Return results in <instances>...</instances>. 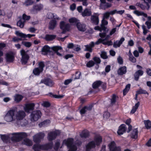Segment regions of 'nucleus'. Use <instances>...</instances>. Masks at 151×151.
<instances>
[{"label":"nucleus","mask_w":151,"mask_h":151,"mask_svg":"<svg viewBox=\"0 0 151 151\" xmlns=\"http://www.w3.org/2000/svg\"><path fill=\"white\" fill-rule=\"evenodd\" d=\"M27 136V134L25 132L14 133L7 135H1V138L4 142H9L10 139L13 141L19 142Z\"/></svg>","instance_id":"nucleus-1"},{"label":"nucleus","mask_w":151,"mask_h":151,"mask_svg":"<svg viewBox=\"0 0 151 151\" xmlns=\"http://www.w3.org/2000/svg\"><path fill=\"white\" fill-rule=\"evenodd\" d=\"M102 138L100 135H96L94 139V141L89 142L86 145V151H91L94 148L96 145H99L101 142Z\"/></svg>","instance_id":"nucleus-2"},{"label":"nucleus","mask_w":151,"mask_h":151,"mask_svg":"<svg viewBox=\"0 0 151 151\" xmlns=\"http://www.w3.org/2000/svg\"><path fill=\"white\" fill-rule=\"evenodd\" d=\"M107 32L105 31L104 32H101L99 33V36L101 37L99 39L95 42L96 45H99L102 43L104 45H107L108 46L111 45H112V42L111 40L105 41L110 38L109 35H107Z\"/></svg>","instance_id":"nucleus-3"},{"label":"nucleus","mask_w":151,"mask_h":151,"mask_svg":"<svg viewBox=\"0 0 151 151\" xmlns=\"http://www.w3.org/2000/svg\"><path fill=\"white\" fill-rule=\"evenodd\" d=\"M16 109H12L9 110L4 117V120L8 122H12L15 120L14 116Z\"/></svg>","instance_id":"nucleus-4"},{"label":"nucleus","mask_w":151,"mask_h":151,"mask_svg":"<svg viewBox=\"0 0 151 151\" xmlns=\"http://www.w3.org/2000/svg\"><path fill=\"white\" fill-rule=\"evenodd\" d=\"M73 139L72 138H69L67 140H64L63 142V145H65L69 148L68 151H76L77 150V147L73 144Z\"/></svg>","instance_id":"nucleus-5"},{"label":"nucleus","mask_w":151,"mask_h":151,"mask_svg":"<svg viewBox=\"0 0 151 151\" xmlns=\"http://www.w3.org/2000/svg\"><path fill=\"white\" fill-rule=\"evenodd\" d=\"M41 113L39 110L33 111L30 114V120L32 122L37 121L41 116Z\"/></svg>","instance_id":"nucleus-6"},{"label":"nucleus","mask_w":151,"mask_h":151,"mask_svg":"<svg viewBox=\"0 0 151 151\" xmlns=\"http://www.w3.org/2000/svg\"><path fill=\"white\" fill-rule=\"evenodd\" d=\"M39 68H36L33 70V73L34 75L38 76L43 70V68L45 67L43 62H40L38 63Z\"/></svg>","instance_id":"nucleus-7"},{"label":"nucleus","mask_w":151,"mask_h":151,"mask_svg":"<svg viewBox=\"0 0 151 151\" xmlns=\"http://www.w3.org/2000/svg\"><path fill=\"white\" fill-rule=\"evenodd\" d=\"M20 54L22 56L21 62L22 65H25L27 62L29 58V56L23 49L20 51Z\"/></svg>","instance_id":"nucleus-8"},{"label":"nucleus","mask_w":151,"mask_h":151,"mask_svg":"<svg viewBox=\"0 0 151 151\" xmlns=\"http://www.w3.org/2000/svg\"><path fill=\"white\" fill-rule=\"evenodd\" d=\"M81 137L79 138H77L76 141V143L78 145H80L82 144V142L81 141V139L83 138H86L89 136V132H83L80 134Z\"/></svg>","instance_id":"nucleus-9"},{"label":"nucleus","mask_w":151,"mask_h":151,"mask_svg":"<svg viewBox=\"0 0 151 151\" xmlns=\"http://www.w3.org/2000/svg\"><path fill=\"white\" fill-rule=\"evenodd\" d=\"M60 132L59 131L52 132L48 134L47 139L49 141H52L55 139L57 136L59 135Z\"/></svg>","instance_id":"nucleus-10"},{"label":"nucleus","mask_w":151,"mask_h":151,"mask_svg":"<svg viewBox=\"0 0 151 151\" xmlns=\"http://www.w3.org/2000/svg\"><path fill=\"white\" fill-rule=\"evenodd\" d=\"M60 29L63 30L61 33L64 34L66 31L69 30L70 26L69 24L66 23L62 21L60 24Z\"/></svg>","instance_id":"nucleus-11"},{"label":"nucleus","mask_w":151,"mask_h":151,"mask_svg":"<svg viewBox=\"0 0 151 151\" xmlns=\"http://www.w3.org/2000/svg\"><path fill=\"white\" fill-rule=\"evenodd\" d=\"M45 134L44 133L40 132L36 134L33 137V140L35 142H40L41 140L44 138Z\"/></svg>","instance_id":"nucleus-12"},{"label":"nucleus","mask_w":151,"mask_h":151,"mask_svg":"<svg viewBox=\"0 0 151 151\" xmlns=\"http://www.w3.org/2000/svg\"><path fill=\"white\" fill-rule=\"evenodd\" d=\"M109 147L110 151H121V148L117 146L114 142H111L109 145Z\"/></svg>","instance_id":"nucleus-13"},{"label":"nucleus","mask_w":151,"mask_h":151,"mask_svg":"<svg viewBox=\"0 0 151 151\" xmlns=\"http://www.w3.org/2000/svg\"><path fill=\"white\" fill-rule=\"evenodd\" d=\"M99 15L97 13H94L91 17V22L94 24L97 25L99 23Z\"/></svg>","instance_id":"nucleus-14"},{"label":"nucleus","mask_w":151,"mask_h":151,"mask_svg":"<svg viewBox=\"0 0 151 151\" xmlns=\"http://www.w3.org/2000/svg\"><path fill=\"white\" fill-rule=\"evenodd\" d=\"M16 118L17 120H22L25 116V113L24 111L19 110L16 114Z\"/></svg>","instance_id":"nucleus-15"},{"label":"nucleus","mask_w":151,"mask_h":151,"mask_svg":"<svg viewBox=\"0 0 151 151\" xmlns=\"http://www.w3.org/2000/svg\"><path fill=\"white\" fill-rule=\"evenodd\" d=\"M42 83H44L46 86L50 87L54 85L53 81L49 78H47L42 79L41 81L39 83L40 84Z\"/></svg>","instance_id":"nucleus-16"},{"label":"nucleus","mask_w":151,"mask_h":151,"mask_svg":"<svg viewBox=\"0 0 151 151\" xmlns=\"http://www.w3.org/2000/svg\"><path fill=\"white\" fill-rule=\"evenodd\" d=\"M35 104L34 103H29L26 104L24 108V110L27 112H29L30 111L34 109Z\"/></svg>","instance_id":"nucleus-17"},{"label":"nucleus","mask_w":151,"mask_h":151,"mask_svg":"<svg viewBox=\"0 0 151 151\" xmlns=\"http://www.w3.org/2000/svg\"><path fill=\"white\" fill-rule=\"evenodd\" d=\"M127 129V127L124 124H121L119 127L118 130L117 131L118 135H121L123 134L125 132Z\"/></svg>","instance_id":"nucleus-18"},{"label":"nucleus","mask_w":151,"mask_h":151,"mask_svg":"<svg viewBox=\"0 0 151 151\" xmlns=\"http://www.w3.org/2000/svg\"><path fill=\"white\" fill-rule=\"evenodd\" d=\"M6 58L7 62H12L14 59V56L12 52H9L7 53L6 54Z\"/></svg>","instance_id":"nucleus-19"},{"label":"nucleus","mask_w":151,"mask_h":151,"mask_svg":"<svg viewBox=\"0 0 151 151\" xmlns=\"http://www.w3.org/2000/svg\"><path fill=\"white\" fill-rule=\"evenodd\" d=\"M108 24V21L105 20V19L103 18L101 21V27L103 30V32L106 31L107 33H108V30L107 29V28L105 27V25H107Z\"/></svg>","instance_id":"nucleus-20"},{"label":"nucleus","mask_w":151,"mask_h":151,"mask_svg":"<svg viewBox=\"0 0 151 151\" xmlns=\"http://www.w3.org/2000/svg\"><path fill=\"white\" fill-rule=\"evenodd\" d=\"M95 44H96L95 43L92 42L89 44L85 45V48L84 50L91 52L92 51V48L94 47Z\"/></svg>","instance_id":"nucleus-21"},{"label":"nucleus","mask_w":151,"mask_h":151,"mask_svg":"<svg viewBox=\"0 0 151 151\" xmlns=\"http://www.w3.org/2000/svg\"><path fill=\"white\" fill-rule=\"evenodd\" d=\"M91 12L90 9L88 8H86L82 12L81 14L83 17H88L91 15Z\"/></svg>","instance_id":"nucleus-22"},{"label":"nucleus","mask_w":151,"mask_h":151,"mask_svg":"<svg viewBox=\"0 0 151 151\" xmlns=\"http://www.w3.org/2000/svg\"><path fill=\"white\" fill-rule=\"evenodd\" d=\"M76 26L78 30L81 32H84L86 30V25L83 24H81L80 23H78Z\"/></svg>","instance_id":"nucleus-23"},{"label":"nucleus","mask_w":151,"mask_h":151,"mask_svg":"<svg viewBox=\"0 0 151 151\" xmlns=\"http://www.w3.org/2000/svg\"><path fill=\"white\" fill-rule=\"evenodd\" d=\"M127 67L124 66L120 68L117 71V73L119 75H122L127 72Z\"/></svg>","instance_id":"nucleus-24"},{"label":"nucleus","mask_w":151,"mask_h":151,"mask_svg":"<svg viewBox=\"0 0 151 151\" xmlns=\"http://www.w3.org/2000/svg\"><path fill=\"white\" fill-rule=\"evenodd\" d=\"M16 35L21 38H24L28 37L29 38H30L32 37L31 35V34H27L26 35L24 34L22 32H20L18 31H16L15 33Z\"/></svg>","instance_id":"nucleus-25"},{"label":"nucleus","mask_w":151,"mask_h":151,"mask_svg":"<svg viewBox=\"0 0 151 151\" xmlns=\"http://www.w3.org/2000/svg\"><path fill=\"white\" fill-rule=\"evenodd\" d=\"M51 49L54 51H55L57 55L58 56L61 57L62 56V54L58 52V50L62 49V48L60 46H55L52 47Z\"/></svg>","instance_id":"nucleus-26"},{"label":"nucleus","mask_w":151,"mask_h":151,"mask_svg":"<svg viewBox=\"0 0 151 151\" xmlns=\"http://www.w3.org/2000/svg\"><path fill=\"white\" fill-rule=\"evenodd\" d=\"M143 74V71L141 70H139L135 73L134 76L135 80L137 81L139 78V76H142Z\"/></svg>","instance_id":"nucleus-27"},{"label":"nucleus","mask_w":151,"mask_h":151,"mask_svg":"<svg viewBox=\"0 0 151 151\" xmlns=\"http://www.w3.org/2000/svg\"><path fill=\"white\" fill-rule=\"evenodd\" d=\"M124 40V38L122 37L119 40L114 42L113 44L114 47L116 48L119 47Z\"/></svg>","instance_id":"nucleus-28"},{"label":"nucleus","mask_w":151,"mask_h":151,"mask_svg":"<svg viewBox=\"0 0 151 151\" xmlns=\"http://www.w3.org/2000/svg\"><path fill=\"white\" fill-rule=\"evenodd\" d=\"M50 48L47 45H46L44 46L42 49V54L44 55H46L48 52L50 51Z\"/></svg>","instance_id":"nucleus-29"},{"label":"nucleus","mask_w":151,"mask_h":151,"mask_svg":"<svg viewBox=\"0 0 151 151\" xmlns=\"http://www.w3.org/2000/svg\"><path fill=\"white\" fill-rule=\"evenodd\" d=\"M56 24L57 22L56 20H51L49 23V29H53L56 26Z\"/></svg>","instance_id":"nucleus-30"},{"label":"nucleus","mask_w":151,"mask_h":151,"mask_svg":"<svg viewBox=\"0 0 151 151\" xmlns=\"http://www.w3.org/2000/svg\"><path fill=\"white\" fill-rule=\"evenodd\" d=\"M138 131L137 128L134 129L131 134V137L134 139H136L138 137Z\"/></svg>","instance_id":"nucleus-31"},{"label":"nucleus","mask_w":151,"mask_h":151,"mask_svg":"<svg viewBox=\"0 0 151 151\" xmlns=\"http://www.w3.org/2000/svg\"><path fill=\"white\" fill-rule=\"evenodd\" d=\"M42 145L36 144L34 145L33 149L35 151H40L41 150H43Z\"/></svg>","instance_id":"nucleus-32"},{"label":"nucleus","mask_w":151,"mask_h":151,"mask_svg":"<svg viewBox=\"0 0 151 151\" xmlns=\"http://www.w3.org/2000/svg\"><path fill=\"white\" fill-rule=\"evenodd\" d=\"M22 144L28 146H31L32 145V141L29 139L26 138L24 139Z\"/></svg>","instance_id":"nucleus-33"},{"label":"nucleus","mask_w":151,"mask_h":151,"mask_svg":"<svg viewBox=\"0 0 151 151\" xmlns=\"http://www.w3.org/2000/svg\"><path fill=\"white\" fill-rule=\"evenodd\" d=\"M133 13L137 16H143L145 17H147V15L146 14L142 12L139 11L137 10H135L134 11Z\"/></svg>","instance_id":"nucleus-34"},{"label":"nucleus","mask_w":151,"mask_h":151,"mask_svg":"<svg viewBox=\"0 0 151 151\" xmlns=\"http://www.w3.org/2000/svg\"><path fill=\"white\" fill-rule=\"evenodd\" d=\"M53 146L52 142L50 143L45 145H42L43 150H47L51 148Z\"/></svg>","instance_id":"nucleus-35"},{"label":"nucleus","mask_w":151,"mask_h":151,"mask_svg":"<svg viewBox=\"0 0 151 151\" xmlns=\"http://www.w3.org/2000/svg\"><path fill=\"white\" fill-rule=\"evenodd\" d=\"M56 37L55 35H47L45 36V39L47 41H51L55 39Z\"/></svg>","instance_id":"nucleus-36"},{"label":"nucleus","mask_w":151,"mask_h":151,"mask_svg":"<svg viewBox=\"0 0 151 151\" xmlns=\"http://www.w3.org/2000/svg\"><path fill=\"white\" fill-rule=\"evenodd\" d=\"M102 83L101 81H97L93 83L92 84V87L93 88L96 89L98 88Z\"/></svg>","instance_id":"nucleus-37"},{"label":"nucleus","mask_w":151,"mask_h":151,"mask_svg":"<svg viewBox=\"0 0 151 151\" xmlns=\"http://www.w3.org/2000/svg\"><path fill=\"white\" fill-rule=\"evenodd\" d=\"M111 6V5L110 4L106 2L101 4H100V7L101 8L104 10Z\"/></svg>","instance_id":"nucleus-38"},{"label":"nucleus","mask_w":151,"mask_h":151,"mask_svg":"<svg viewBox=\"0 0 151 151\" xmlns=\"http://www.w3.org/2000/svg\"><path fill=\"white\" fill-rule=\"evenodd\" d=\"M25 23L24 21H23L22 18H20V20L17 23V26L20 28H23L24 27Z\"/></svg>","instance_id":"nucleus-39"},{"label":"nucleus","mask_w":151,"mask_h":151,"mask_svg":"<svg viewBox=\"0 0 151 151\" xmlns=\"http://www.w3.org/2000/svg\"><path fill=\"white\" fill-rule=\"evenodd\" d=\"M144 122L147 129H149L151 128V122L150 120H145Z\"/></svg>","instance_id":"nucleus-40"},{"label":"nucleus","mask_w":151,"mask_h":151,"mask_svg":"<svg viewBox=\"0 0 151 151\" xmlns=\"http://www.w3.org/2000/svg\"><path fill=\"white\" fill-rule=\"evenodd\" d=\"M14 101L17 102H18L22 99L23 97L21 95L16 94L14 96Z\"/></svg>","instance_id":"nucleus-41"},{"label":"nucleus","mask_w":151,"mask_h":151,"mask_svg":"<svg viewBox=\"0 0 151 151\" xmlns=\"http://www.w3.org/2000/svg\"><path fill=\"white\" fill-rule=\"evenodd\" d=\"M139 105V102H138L133 107L130 113L132 114L134 113L136 111Z\"/></svg>","instance_id":"nucleus-42"},{"label":"nucleus","mask_w":151,"mask_h":151,"mask_svg":"<svg viewBox=\"0 0 151 151\" xmlns=\"http://www.w3.org/2000/svg\"><path fill=\"white\" fill-rule=\"evenodd\" d=\"M34 1L32 0H26L23 5L27 6L32 5Z\"/></svg>","instance_id":"nucleus-43"},{"label":"nucleus","mask_w":151,"mask_h":151,"mask_svg":"<svg viewBox=\"0 0 151 151\" xmlns=\"http://www.w3.org/2000/svg\"><path fill=\"white\" fill-rule=\"evenodd\" d=\"M130 84H127L125 87V88L123 90V93L124 95H125L126 93L128 92L130 89Z\"/></svg>","instance_id":"nucleus-44"},{"label":"nucleus","mask_w":151,"mask_h":151,"mask_svg":"<svg viewBox=\"0 0 151 151\" xmlns=\"http://www.w3.org/2000/svg\"><path fill=\"white\" fill-rule=\"evenodd\" d=\"M50 123V121L49 120H45L44 121L39 123L38 124L40 127H41L47 125Z\"/></svg>","instance_id":"nucleus-45"},{"label":"nucleus","mask_w":151,"mask_h":151,"mask_svg":"<svg viewBox=\"0 0 151 151\" xmlns=\"http://www.w3.org/2000/svg\"><path fill=\"white\" fill-rule=\"evenodd\" d=\"M69 22L70 23H71L73 24H76L78 23H79L78 22V21L76 18H72L69 19Z\"/></svg>","instance_id":"nucleus-46"},{"label":"nucleus","mask_w":151,"mask_h":151,"mask_svg":"<svg viewBox=\"0 0 151 151\" xmlns=\"http://www.w3.org/2000/svg\"><path fill=\"white\" fill-rule=\"evenodd\" d=\"M117 97L115 94H113L112 98L111 99V104L113 105L115 104L116 101Z\"/></svg>","instance_id":"nucleus-47"},{"label":"nucleus","mask_w":151,"mask_h":151,"mask_svg":"<svg viewBox=\"0 0 151 151\" xmlns=\"http://www.w3.org/2000/svg\"><path fill=\"white\" fill-rule=\"evenodd\" d=\"M30 19V16H27L25 14H23L22 15V19L25 22L26 21H28Z\"/></svg>","instance_id":"nucleus-48"},{"label":"nucleus","mask_w":151,"mask_h":151,"mask_svg":"<svg viewBox=\"0 0 151 151\" xmlns=\"http://www.w3.org/2000/svg\"><path fill=\"white\" fill-rule=\"evenodd\" d=\"M94 62L92 60H90L86 64V66L87 67L90 68L93 66L95 65Z\"/></svg>","instance_id":"nucleus-49"},{"label":"nucleus","mask_w":151,"mask_h":151,"mask_svg":"<svg viewBox=\"0 0 151 151\" xmlns=\"http://www.w3.org/2000/svg\"><path fill=\"white\" fill-rule=\"evenodd\" d=\"M22 44L27 47H29L32 45V43L30 42L22 41Z\"/></svg>","instance_id":"nucleus-50"},{"label":"nucleus","mask_w":151,"mask_h":151,"mask_svg":"<svg viewBox=\"0 0 151 151\" xmlns=\"http://www.w3.org/2000/svg\"><path fill=\"white\" fill-rule=\"evenodd\" d=\"M136 93H137L139 94H147L148 95V93L146 91L141 88H140L137 91H136Z\"/></svg>","instance_id":"nucleus-51"},{"label":"nucleus","mask_w":151,"mask_h":151,"mask_svg":"<svg viewBox=\"0 0 151 151\" xmlns=\"http://www.w3.org/2000/svg\"><path fill=\"white\" fill-rule=\"evenodd\" d=\"M93 60L95 62V64H100L101 63V60L100 58L97 57H94L93 58Z\"/></svg>","instance_id":"nucleus-52"},{"label":"nucleus","mask_w":151,"mask_h":151,"mask_svg":"<svg viewBox=\"0 0 151 151\" xmlns=\"http://www.w3.org/2000/svg\"><path fill=\"white\" fill-rule=\"evenodd\" d=\"M42 6L40 5H37L33 7L34 9L36 11H40L42 9Z\"/></svg>","instance_id":"nucleus-53"},{"label":"nucleus","mask_w":151,"mask_h":151,"mask_svg":"<svg viewBox=\"0 0 151 151\" xmlns=\"http://www.w3.org/2000/svg\"><path fill=\"white\" fill-rule=\"evenodd\" d=\"M142 28L143 30V34L145 35L149 31L146 29V26L144 25H142Z\"/></svg>","instance_id":"nucleus-54"},{"label":"nucleus","mask_w":151,"mask_h":151,"mask_svg":"<svg viewBox=\"0 0 151 151\" xmlns=\"http://www.w3.org/2000/svg\"><path fill=\"white\" fill-rule=\"evenodd\" d=\"M110 14L109 12H105L103 14V18L104 19H108L109 17Z\"/></svg>","instance_id":"nucleus-55"},{"label":"nucleus","mask_w":151,"mask_h":151,"mask_svg":"<svg viewBox=\"0 0 151 151\" xmlns=\"http://www.w3.org/2000/svg\"><path fill=\"white\" fill-rule=\"evenodd\" d=\"M101 58L104 59H106L108 58L106 53L105 52H102L101 55Z\"/></svg>","instance_id":"nucleus-56"},{"label":"nucleus","mask_w":151,"mask_h":151,"mask_svg":"<svg viewBox=\"0 0 151 151\" xmlns=\"http://www.w3.org/2000/svg\"><path fill=\"white\" fill-rule=\"evenodd\" d=\"M129 60L131 62L133 63H135L136 61V59L132 55L131 56H129Z\"/></svg>","instance_id":"nucleus-57"},{"label":"nucleus","mask_w":151,"mask_h":151,"mask_svg":"<svg viewBox=\"0 0 151 151\" xmlns=\"http://www.w3.org/2000/svg\"><path fill=\"white\" fill-rule=\"evenodd\" d=\"M145 24L147 25L148 29H150L151 28V21H146Z\"/></svg>","instance_id":"nucleus-58"},{"label":"nucleus","mask_w":151,"mask_h":151,"mask_svg":"<svg viewBox=\"0 0 151 151\" xmlns=\"http://www.w3.org/2000/svg\"><path fill=\"white\" fill-rule=\"evenodd\" d=\"M42 106L45 107H48L50 106V103L47 101H44L42 104Z\"/></svg>","instance_id":"nucleus-59"},{"label":"nucleus","mask_w":151,"mask_h":151,"mask_svg":"<svg viewBox=\"0 0 151 151\" xmlns=\"http://www.w3.org/2000/svg\"><path fill=\"white\" fill-rule=\"evenodd\" d=\"M60 143L59 141H57L55 143L54 149L56 150H58L59 147Z\"/></svg>","instance_id":"nucleus-60"},{"label":"nucleus","mask_w":151,"mask_h":151,"mask_svg":"<svg viewBox=\"0 0 151 151\" xmlns=\"http://www.w3.org/2000/svg\"><path fill=\"white\" fill-rule=\"evenodd\" d=\"M117 61L119 64H122L123 63V61L122 58L120 56H119L117 59Z\"/></svg>","instance_id":"nucleus-61"},{"label":"nucleus","mask_w":151,"mask_h":151,"mask_svg":"<svg viewBox=\"0 0 151 151\" xmlns=\"http://www.w3.org/2000/svg\"><path fill=\"white\" fill-rule=\"evenodd\" d=\"M81 76V73L80 72H77L75 74V79H78Z\"/></svg>","instance_id":"nucleus-62"},{"label":"nucleus","mask_w":151,"mask_h":151,"mask_svg":"<svg viewBox=\"0 0 151 151\" xmlns=\"http://www.w3.org/2000/svg\"><path fill=\"white\" fill-rule=\"evenodd\" d=\"M103 116L104 118H108L110 116V114L108 112H105L103 114Z\"/></svg>","instance_id":"nucleus-63"},{"label":"nucleus","mask_w":151,"mask_h":151,"mask_svg":"<svg viewBox=\"0 0 151 151\" xmlns=\"http://www.w3.org/2000/svg\"><path fill=\"white\" fill-rule=\"evenodd\" d=\"M85 107L86 108L87 111H90L92 110L93 106L92 105H90L88 106H85Z\"/></svg>","instance_id":"nucleus-64"}]
</instances>
